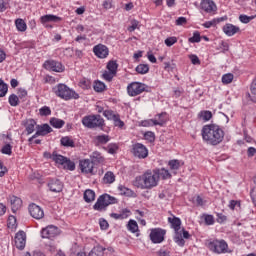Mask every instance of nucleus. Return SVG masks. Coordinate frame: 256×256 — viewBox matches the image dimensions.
<instances>
[{
    "label": "nucleus",
    "instance_id": "nucleus-14",
    "mask_svg": "<svg viewBox=\"0 0 256 256\" xmlns=\"http://www.w3.org/2000/svg\"><path fill=\"white\" fill-rule=\"evenodd\" d=\"M28 209H29V213H30L31 217H33V219H43V217H45V212L37 204H34V203L30 204Z\"/></svg>",
    "mask_w": 256,
    "mask_h": 256
},
{
    "label": "nucleus",
    "instance_id": "nucleus-33",
    "mask_svg": "<svg viewBox=\"0 0 256 256\" xmlns=\"http://www.w3.org/2000/svg\"><path fill=\"white\" fill-rule=\"evenodd\" d=\"M105 251L104 247L101 246H96L94 247L90 253L88 254V256H103V252Z\"/></svg>",
    "mask_w": 256,
    "mask_h": 256
},
{
    "label": "nucleus",
    "instance_id": "nucleus-7",
    "mask_svg": "<svg viewBox=\"0 0 256 256\" xmlns=\"http://www.w3.org/2000/svg\"><path fill=\"white\" fill-rule=\"evenodd\" d=\"M208 247L210 251H213V253H217L218 255H221V253H227V249H229V245H227L225 240H214L209 242Z\"/></svg>",
    "mask_w": 256,
    "mask_h": 256
},
{
    "label": "nucleus",
    "instance_id": "nucleus-2",
    "mask_svg": "<svg viewBox=\"0 0 256 256\" xmlns=\"http://www.w3.org/2000/svg\"><path fill=\"white\" fill-rule=\"evenodd\" d=\"M203 140L210 145H219L225 137V133L215 124L206 125L202 129Z\"/></svg>",
    "mask_w": 256,
    "mask_h": 256
},
{
    "label": "nucleus",
    "instance_id": "nucleus-38",
    "mask_svg": "<svg viewBox=\"0 0 256 256\" xmlns=\"http://www.w3.org/2000/svg\"><path fill=\"white\" fill-rule=\"evenodd\" d=\"M106 88L105 83L101 81H95L93 85L94 91L97 93H103V90Z\"/></svg>",
    "mask_w": 256,
    "mask_h": 256
},
{
    "label": "nucleus",
    "instance_id": "nucleus-32",
    "mask_svg": "<svg viewBox=\"0 0 256 256\" xmlns=\"http://www.w3.org/2000/svg\"><path fill=\"white\" fill-rule=\"evenodd\" d=\"M15 25H16V28L21 31V32H25L27 31V23H25V20L21 19V18H18L16 19L15 21Z\"/></svg>",
    "mask_w": 256,
    "mask_h": 256
},
{
    "label": "nucleus",
    "instance_id": "nucleus-8",
    "mask_svg": "<svg viewBox=\"0 0 256 256\" xmlns=\"http://www.w3.org/2000/svg\"><path fill=\"white\" fill-rule=\"evenodd\" d=\"M147 89V85L141 82H132L128 85L127 91L130 97H137V95H141Z\"/></svg>",
    "mask_w": 256,
    "mask_h": 256
},
{
    "label": "nucleus",
    "instance_id": "nucleus-48",
    "mask_svg": "<svg viewBox=\"0 0 256 256\" xmlns=\"http://www.w3.org/2000/svg\"><path fill=\"white\" fill-rule=\"evenodd\" d=\"M117 62L115 61H109L107 64V70L112 72V73H116L117 74Z\"/></svg>",
    "mask_w": 256,
    "mask_h": 256
},
{
    "label": "nucleus",
    "instance_id": "nucleus-11",
    "mask_svg": "<svg viewBox=\"0 0 256 256\" xmlns=\"http://www.w3.org/2000/svg\"><path fill=\"white\" fill-rule=\"evenodd\" d=\"M133 155L138 157V159H145L149 155V150L147 147L141 143H136L133 145Z\"/></svg>",
    "mask_w": 256,
    "mask_h": 256
},
{
    "label": "nucleus",
    "instance_id": "nucleus-64",
    "mask_svg": "<svg viewBox=\"0 0 256 256\" xmlns=\"http://www.w3.org/2000/svg\"><path fill=\"white\" fill-rule=\"evenodd\" d=\"M157 255H158V256H171L170 253H169V251L163 250V249L159 250V251L157 252Z\"/></svg>",
    "mask_w": 256,
    "mask_h": 256
},
{
    "label": "nucleus",
    "instance_id": "nucleus-59",
    "mask_svg": "<svg viewBox=\"0 0 256 256\" xmlns=\"http://www.w3.org/2000/svg\"><path fill=\"white\" fill-rule=\"evenodd\" d=\"M16 223H17V219H15L14 216H10L8 218V227L13 229V227H15Z\"/></svg>",
    "mask_w": 256,
    "mask_h": 256
},
{
    "label": "nucleus",
    "instance_id": "nucleus-23",
    "mask_svg": "<svg viewBox=\"0 0 256 256\" xmlns=\"http://www.w3.org/2000/svg\"><path fill=\"white\" fill-rule=\"evenodd\" d=\"M40 21L42 25H45V23H59V21H61V17H58L53 14H47V15L41 16Z\"/></svg>",
    "mask_w": 256,
    "mask_h": 256
},
{
    "label": "nucleus",
    "instance_id": "nucleus-15",
    "mask_svg": "<svg viewBox=\"0 0 256 256\" xmlns=\"http://www.w3.org/2000/svg\"><path fill=\"white\" fill-rule=\"evenodd\" d=\"M26 239H27V236L25 232L19 231L14 238L15 247L17 249H20V251H23V249H25Z\"/></svg>",
    "mask_w": 256,
    "mask_h": 256
},
{
    "label": "nucleus",
    "instance_id": "nucleus-58",
    "mask_svg": "<svg viewBox=\"0 0 256 256\" xmlns=\"http://www.w3.org/2000/svg\"><path fill=\"white\" fill-rule=\"evenodd\" d=\"M204 220L206 225H213V223H215V218H213V215H206Z\"/></svg>",
    "mask_w": 256,
    "mask_h": 256
},
{
    "label": "nucleus",
    "instance_id": "nucleus-6",
    "mask_svg": "<svg viewBox=\"0 0 256 256\" xmlns=\"http://www.w3.org/2000/svg\"><path fill=\"white\" fill-rule=\"evenodd\" d=\"M169 223H171L174 231V241L179 245L180 247H183L185 245V240L181 236V219L174 217V218H168Z\"/></svg>",
    "mask_w": 256,
    "mask_h": 256
},
{
    "label": "nucleus",
    "instance_id": "nucleus-46",
    "mask_svg": "<svg viewBox=\"0 0 256 256\" xmlns=\"http://www.w3.org/2000/svg\"><path fill=\"white\" fill-rule=\"evenodd\" d=\"M9 103L11 107H17V105H19V97L15 94H11L9 96Z\"/></svg>",
    "mask_w": 256,
    "mask_h": 256
},
{
    "label": "nucleus",
    "instance_id": "nucleus-9",
    "mask_svg": "<svg viewBox=\"0 0 256 256\" xmlns=\"http://www.w3.org/2000/svg\"><path fill=\"white\" fill-rule=\"evenodd\" d=\"M167 232L164 229L161 228H154L151 230L150 232V241H152V243H163V241H165V234Z\"/></svg>",
    "mask_w": 256,
    "mask_h": 256
},
{
    "label": "nucleus",
    "instance_id": "nucleus-41",
    "mask_svg": "<svg viewBox=\"0 0 256 256\" xmlns=\"http://www.w3.org/2000/svg\"><path fill=\"white\" fill-rule=\"evenodd\" d=\"M7 91H9L7 84L0 79V97H5V95H7Z\"/></svg>",
    "mask_w": 256,
    "mask_h": 256
},
{
    "label": "nucleus",
    "instance_id": "nucleus-45",
    "mask_svg": "<svg viewBox=\"0 0 256 256\" xmlns=\"http://www.w3.org/2000/svg\"><path fill=\"white\" fill-rule=\"evenodd\" d=\"M189 43H200L201 42V34L199 33V31H195L193 33V37H190L188 39Z\"/></svg>",
    "mask_w": 256,
    "mask_h": 256
},
{
    "label": "nucleus",
    "instance_id": "nucleus-37",
    "mask_svg": "<svg viewBox=\"0 0 256 256\" xmlns=\"http://www.w3.org/2000/svg\"><path fill=\"white\" fill-rule=\"evenodd\" d=\"M127 228L131 231V233H137L139 231V225H137V221L135 220H130Z\"/></svg>",
    "mask_w": 256,
    "mask_h": 256
},
{
    "label": "nucleus",
    "instance_id": "nucleus-3",
    "mask_svg": "<svg viewBox=\"0 0 256 256\" xmlns=\"http://www.w3.org/2000/svg\"><path fill=\"white\" fill-rule=\"evenodd\" d=\"M53 91L57 97H60V99H65V101H69V99H79V94L67 87L65 84H58L53 88Z\"/></svg>",
    "mask_w": 256,
    "mask_h": 256
},
{
    "label": "nucleus",
    "instance_id": "nucleus-17",
    "mask_svg": "<svg viewBox=\"0 0 256 256\" xmlns=\"http://www.w3.org/2000/svg\"><path fill=\"white\" fill-rule=\"evenodd\" d=\"M52 131H53V128H51V126H49V124L37 126L36 133L29 139V141H33L34 139L39 137V135H41L42 137H45V135H48V133H51Z\"/></svg>",
    "mask_w": 256,
    "mask_h": 256
},
{
    "label": "nucleus",
    "instance_id": "nucleus-34",
    "mask_svg": "<svg viewBox=\"0 0 256 256\" xmlns=\"http://www.w3.org/2000/svg\"><path fill=\"white\" fill-rule=\"evenodd\" d=\"M103 182L106 184L115 183V174L113 172L108 171L103 177Z\"/></svg>",
    "mask_w": 256,
    "mask_h": 256
},
{
    "label": "nucleus",
    "instance_id": "nucleus-13",
    "mask_svg": "<svg viewBox=\"0 0 256 256\" xmlns=\"http://www.w3.org/2000/svg\"><path fill=\"white\" fill-rule=\"evenodd\" d=\"M44 68L48 71H55L56 73H63L64 68L61 62H57L55 60H48L44 63Z\"/></svg>",
    "mask_w": 256,
    "mask_h": 256
},
{
    "label": "nucleus",
    "instance_id": "nucleus-1",
    "mask_svg": "<svg viewBox=\"0 0 256 256\" xmlns=\"http://www.w3.org/2000/svg\"><path fill=\"white\" fill-rule=\"evenodd\" d=\"M133 185L138 189H153L159 185V178L155 170H147L135 178Z\"/></svg>",
    "mask_w": 256,
    "mask_h": 256
},
{
    "label": "nucleus",
    "instance_id": "nucleus-24",
    "mask_svg": "<svg viewBox=\"0 0 256 256\" xmlns=\"http://www.w3.org/2000/svg\"><path fill=\"white\" fill-rule=\"evenodd\" d=\"M10 203H11L13 213H15L21 208L23 201L21 200V198L17 196H12L10 197Z\"/></svg>",
    "mask_w": 256,
    "mask_h": 256
},
{
    "label": "nucleus",
    "instance_id": "nucleus-60",
    "mask_svg": "<svg viewBox=\"0 0 256 256\" xmlns=\"http://www.w3.org/2000/svg\"><path fill=\"white\" fill-rule=\"evenodd\" d=\"M99 225L102 230H105L109 227V222H107L105 219H100Z\"/></svg>",
    "mask_w": 256,
    "mask_h": 256
},
{
    "label": "nucleus",
    "instance_id": "nucleus-61",
    "mask_svg": "<svg viewBox=\"0 0 256 256\" xmlns=\"http://www.w3.org/2000/svg\"><path fill=\"white\" fill-rule=\"evenodd\" d=\"M192 65H199L201 61L199 60V57L197 55H191L190 56Z\"/></svg>",
    "mask_w": 256,
    "mask_h": 256
},
{
    "label": "nucleus",
    "instance_id": "nucleus-52",
    "mask_svg": "<svg viewBox=\"0 0 256 256\" xmlns=\"http://www.w3.org/2000/svg\"><path fill=\"white\" fill-rule=\"evenodd\" d=\"M107 149H108V153H110V155H115V153H117V149H119V148H118L117 144H109Z\"/></svg>",
    "mask_w": 256,
    "mask_h": 256
},
{
    "label": "nucleus",
    "instance_id": "nucleus-31",
    "mask_svg": "<svg viewBox=\"0 0 256 256\" xmlns=\"http://www.w3.org/2000/svg\"><path fill=\"white\" fill-rule=\"evenodd\" d=\"M91 159L94 164L103 163L105 161V158L97 151L92 153Z\"/></svg>",
    "mask_w": 256,
    "mask_h": 256
},
{
    "label": "nucleus",
    "instance_id": "nucleus-42",
    "mask_svg": "<svg viewBox=\"0 0 256 256\" xmlns=\"http://www.w3.org/2000/svg\"><path fill=\"white\" fill-rule=\"evenodd\" d=\"M104 117H106V119H109L110 121H115V119L119 116L117 114H115L112 110H105L103 112Z\"/></svg>",
    "mask_w": 256,
    "mask_h": 256
},
{
    "label": "nucleus",
    "instance_id": "nucleus-10",
    "mask_svg": "<svg viewBox=\"0 0 256 256\" xmlns=\"http://www.w3.org/2000/svg\"><path fill=\"white\" fill-rule=\"evenodd\" d=\"M200 9L204 11V13L215 15V13H217V4H215L213 0H202L200 3Z\"/></svg>",
    "mask_w": 256,
    "mask_h": 256
},
{
    "label": "nucleus",
    "instance_id": "nucleus-16",
    "mask_svg": "<svg viewBox=\"0 0 256 256\" xmlns=\"http://www.w3.org/2000/svg\"><path fill=\"white\" fill-rule=\"evenodd\" d=\"M93 52L99 59H106L109 55V48L103 44H98L94 46Z\"/></svg>",
    "mask_w": 256,
    "mask_h": 256
},
{
    "label": "nucleus",
    "instance_id": "nucleus-54",
    "mask_svg": "<svg viewBox=\"0 0 256 256\" xmlns=\"http://www.w3.org/2000/svg\"><path fill=\"white\" fill-rule=\"evenodd\" d=\"M51 114V108L44 106L40 109V115L47 117V115Z\"/></svg>",
    "mask_w": 256,
    "mask_h": 256
},
{
    "label": "nucleus",
    "instance_id": "nucleus-12",
    "mask_svg": "<svg viewBox=\"0 0 256 256\" xmlns=\"http://www.w3.org/2000/svg\"><path fill=\"white\" fill-rule=\"evenodd\" d=\"M41 235L43 239H54V237L59 235V228H57V226L50 225L42 229Z\"/></svg>",
    "mask_w": 256,
    "mask_h": 256
},
{
    "label": "nucleus",
    "instance_id": "nucleus-26",
    "mask_svg": "<svg viewBox=\"0 0 256 256\" xmlns=\"http://www.w3.org/2000/svg\"><path fill=\"white\" fill-rule=\"evenodd\" d=\"M60 143L63 147H75V141L69 136L62 137Z\"/></svg>",
    "mask_w": 256,
    "mask_h": 256
},
{
    "label": "nucleus",
    "instance_id": "nucleus-35",
    "mask_svg": "<svg viewBox=\"0 0 256 256\" xmlns=\"http://www.w3.org/2000/svg\"><path fill=\"white\" fill-rule=\"evenodd\" d=\"M50 125H52V127H55V129H61V127L65 125V121L58 118H51Z\"/></svg>",
    "mask_w": 256,
    "mask_h": 256
},
{
    "label": "nucleus",
    "instance_id": "nucleus-57",
    "mask_svg": "<svg viewBox=\"0 0 256 256\" xmlns=\"http://www.w3.org/2000/svg\"><path fill=\"white\" fill-rule=\"evenodd\" d=\"M2 153L4 155H11V153H12V151H11V144H6L5 146H3Z\"/></svg>",
    "mask_w": 256,
    "mask_h": 256
},
{
    "label": "nucleus",
    "instance_id": "nucleus-39",
    "mask_svg": "<svg viewBox=\"0 0 256 256\" xmlns=\"http://www.w3.org/2000/svg\"><path fill=\"white\" fill-rule=\"evenodd\" d=\"M136 72L140 75H145V73H149V65L140 64L136 67Z\"/></svg>",
    "mask_w": 256,
    "mask_h": 256
},
{
    "label": "nucleus",
    "instance_id": "nucleus-51",
    "mask_svg": "<svg viewBox=\"0 0 256 256\" xmlns=\"http://www.w3.org/2000/svg\"><path fill=\"white\" fill-rule=\"evenodd\" d=\"M135 29H139V21L131 20L130 26L128 27V31L130 33H133V31H135Z\"/></svg>",
    "mask_w": 256,
    "mask_h": 256
},
{
    "label": "nucleus",
    "instance_id": "nucleus-43",
    "mask_svg": "<svg viewBox=\"0 0 256 256\" xmlns=\"http://www.w3.org/2000/svg\"><path fill=\"white\" fill-rule=\"evenodd\" d=\"M233 78H234V76H233V74H231V73L224 74V75L222 76V83H223L224 85H229V83H233Z\"/></svg>",
    "mask_w": 256,
    "mask_h": 256
},
{
    "label": "nucleus",
    "instance_id": "nucleus-47",
    "mask_svg": "<svg viewBox=\"0 0 256 256\" xmlns=\"http://www.w3.org/2000/svg\"><path fill=\"white\" fill-rule=\"evenodd\" d=\"M63 167L64 169H68V171H75V162H72L66 158Z\"/></svg>",
    "mask_w": 256,
    "mask_h": 256
},
{
    "label": "nucleus",
    "instance_id": "nucleus-5",
    "mask_svg": "<svg viewBox=\"0 0 256 256\" xmlns=\"http://www.w3.org/2000/svg\"><path fill=\"white\" fill-rule=\"evenodd\" d=\"M104 123L105 121L101 118V115H89L82 119V125L88 129L103 127Z\"/></svg>",
    "mask_w": 256,
    "mask_h": 256
},
{
    "label": "nucleus",
    "instance_id": "nucleus-49",
    "mask_svg": "<svg viewBox=\"0 0 256 256\" xmlns=\"http://www.w3.org/2000/svg\"><path fill=\"white\" fill-rule=\"evenodd\" d=\"M253 19H255V16H247L245 14H242L239 16V20L241 21V23H251V21H253Z\"/></svg>",
    "mask_w": 256,
    "mask_h": 256
},
{
    "label": "nucleus",
    "instance_id": "nucleus-4",
    "mask_svg": "<svg viewBox=\"0 0 256 256\" xmlns=\"http://www.w3.org/2000/svg\"><path fill=\"white\" fill-rule=\"evenodd\" d=\"M117 203V199L115 197L110 196L109 194H103L99 196L96 203L93 206L95 211H105L109 205H113Z\"/></svg>",
    "mask_w": 256,
    "mask_h": 256
},
{
    "label": "nucleus",
    "instance_id": "nucleus-19",
    "mask_svg": "<svg viewBox=\"0 0 256 256\" xmlns=\"http://www.w3.org/2000/svg\"><path fill=\"white\" fill-rule=\"evenodd\" d=\"M163 114H158L159 120H144L141 122L142 127H151V125H160V127H163L165 125V119L161 118Z\"/></svg>",
    "mask_w": 256,
    "mask_h": 256
},
{
    "label": "nucleus",
    "instance_id": "nucleus-21",
    "mask_svg": "<svg viewBox=\"0 0 256 256\" xmlns=\"http://www.w3.org/2000/svg\"><path fill=\"white\" fill-rule=\"evenodd\" d=\"M48 187L53 193H61L63 191V183L59 180H51L48 183Z\"/></svg>",
    "mask_w": 256,
    "mask_h": 256
},
{
    "label": "nucleus",
    "instance_id": "nucleus-25",
    "mask_svg": "<svg viewBox=\"0 0 256 256\" xmlns=\"http://www.w3.org/2000/svg\"><path fill=\"white\" fill-rule=\"evenodd\" d=\"M169 168L170 170L175 174L177 173V171H179V169L181 168V165H183V163H181V161L179 160H170L168 162Z\"/></svg>",
    "mask_w": 256,
    "mask_h": 256
},
{
    "label": "nucleus",
    "instance_id": "nucleus-53",
    "mask_svg": "<svg viewBox=\"0 0 256 256\" xmlns=\"http://www.w3.org/2000/svg\"><path fill=\"white\" fill-rule=\"evenodd\" d=\"M144 137H145L146 141H150V143H153V141H155V133H153V132H146L144 134Z\"/></svg>",
    "mask_w": 256,
    "mask_h": 256
},
{
    "label": "nucleus",
    "instance_id": "nucleus-44",
    "mask_svg": "<svg viewBox=\"0 0 256 256\" xmlns=\"http://www.w3.org/2000/svg\"><path fill=\"white\" fill-rule=\"evenodd\" d=\"M118 189H119L121 195H126V197H132V195H133L132 190L125 186H119Z\"/></svg>",
    "mask_w": 256,
    "mask_h": 256
},
{
    "label": "nucleus",
    "instance_id": "nucleus-55",
    "mask_svg": "<svg viewBox=\"0 0 256 256\" xmlns=\"http://www.w3.org/2000/svg\"><path fill=\"white\" fill-rule=\"evenodd\" d=\"M131 216V211L129 209H124L120 213V219H127Z\"/></svg>",
    "mask_w": 256,
    "mask_h": 256
},
{
    "label": "nucleus",
    "instance_id": "nucleus-62",
    "mask_svg": "<svg viewBox=\"0 0 256 256\" xmlns=\"http://www.w3.org/2000/svg\"><path fill=\"white\" fill-rule=\"evenodd\" d=\"M185 24H187V18H185V17H179L176 20V25H178V26L185 25Z\"/></svg>",
    "mask_w": 256,
    "mask_h": 256
},
{
    "label": "nucleus",
    "instance_id": "nucleus-36",
    "mask_svg": "<svg viewBox=\"0 0 256 256\" xmlns=\"http://www.w3.org/2000/svg\"><path fill=\"white\" fill-rule=\"evenodd\" d=\"M199 119H201L202 121H209L211 119V117H213V114L211 113V111L209 110H204L201 111L198 114Z\"/></svg>",
    "mask_w": 256,
    "mask_h": 256
},
{
    "label": "nucleus",
    "instance_id": "nucleus-63",
    "mask_svg": "<svg viewBox=\"0 0 256 256\" xmlns=\"http://www.w3.org/2000/svg\"><path fill=\"white\" fill-rule=\"evenodd\" d=\"M250 91L252 95H256V78L253 80L251 86H250Z\"/></svg>",
    "mask_w": 256,
    "mask_h": 256
},
{
    "label": "nucleus",
    "instance_id": "nucleus-56",
    "mask_svg": "<svg viewBox=\"0 0 256 256\" xmlns=\"http://www.w3.org/2000/svg\"><path fill=\"white\" fill-rule=\"evenodd\" d=\"M113 121H114L115 127H119L120 129H122V127L125 126V122H123V121L119 118V116H118L117 118H115Z\"/></svg>",
    "mask_w": 256,
    "mask_h": 256
},
{
    "label": "nucleus",
    "instance_id": "nucleus-28",
    "mask_svg": "<svg viewBox=\"0 0 256 256\" xmlns=\"http://www.w3.org/2000/svg\"><path fill=\"white\" fill-rule=\"evenodd\" d=\"M35 125H37V122H35V120H33V119H29L26 121L25 127H26V131H27L28 135H31V133H33V131H35Z\"/></svg>",
    "mask_w": 256,
    "mask_h": 256
},
{
    "label": "nucleus",
    "instance_id": "nucleus-30",
    "mask_svg": "<svg viewBox=\"0 0 256 256\" xmlns=\"http://www.w3.org/2000/svg\"><path fill=\"white\" fill-rule=\"evenodd\" d=\"M66 160L67 158H65V156L59 155L56 152H53L52 161H54L55 163H58V165L63 166Z\"/></svg>",
    "mask_w": 256,
    "mask_h": 256
},
{
    "label": "nucleus",
    "instance_id": "nucleus-27",
    "mask_svg": "<svg viewBox=\"0 0 256 256\" xmlns=\"http://www.w3.org/2000/svg\"><path fill=\"white\" fill-rule=\"evenodd\" d=\"M84 201L86 203H91L92 201H95V191L88 189L84 192Z\"/></svg>",
    "mask_w": 256,
    "mask_h": 256
},
{
    "label": "nucleus",
    "instance_id": "nucleus-40",
    "mask_svg": "<svg viewBox=\"0 0 256 256\" xmlns=\"http://www.w3.org/2000/svg\"><path fill=\"white\" fill-rule=\"evenodd\" d=\"M115 75H117L115 72H111L110 70H106L102 74V77L105 81L111 82V81H113V77H115Z\"/></svg>",
    "mask_w": 256,
    "mask_h": 256
},
{
    "label": "nucleus",
    "instance_id": "nucleus-20",
    "mask_svg": "<svg viewBox=\"0 0 256 256\" xmlns=\"http://www.w3.org/2000/svg\"><path fill=\"white\" fill-rule=\"evenodd\" d=\"M154 173H156V177H158V181L160 179L167 180L171 179V172L165 168H156L154 169Z\"/></svg>",
    "mask_w": 256,
    "mask_h": 256
},
{
    "label": "nucleus",
    "instance_id": "nucleus-50",
    "mask_svg": "<svg viewBox=\"0 0 256 256\" xmlns=\"http://www.w3.org/2000/svg\"><path fill=\"white\" fill-rule=\"evenodd\" d=\"M164 43L167 47H173V45H175V43H177V37H175V36L168 37L165 39Z\"/></svg>",
    "mask_w": 256,
    "mask_h": 256
},
{
    "label": "nucleus",
    "instance_id": "nucleus-29",
    "mask_svg": "<svg viewBox=\"0 0 256 256\" xmlns=\"http://www.w3.org/2000/svg\"><path fill=\"white\" fill-rule=\"evenodd\" d=\"M95 141L97 143V145H105L107 143H109L110 141V138H109V135H98L95 137Z\"/></svg>",
    "mask_w": 256,
    "mask_h": 256
},
{
    "label": "nucleus",
    "instance_id": "nucleus-18",
    "mask_svg": "<svg viewBox=\"0 0 256 256\" xmlns=\"http://www.w3.org/2000/svg\"><path fill=\"white\" fill-rule=\"evenodd\" d=\"M79 167L82 173H93V162L89 159H84L79 162Z\"/></svg>",
    "mask_w": 256,
    "mask_h": 256
},
{
    "label": "nucleus",
    "instance_id": "nucleus-22",
    "mask_svg": "<svg viewBox=\"0 0 256 256\" xmlns=\"http://www.w3.org/2000/svg\"><path fill=\"white\" fill-rule=\"evenodd\" d=\"M223 31L228 37H233V35L239 33L240 28L233 24H226L223 26Z\"/></svg>",
    "mask_w": 256,
    "mask_h": 256
}]
</instances>
